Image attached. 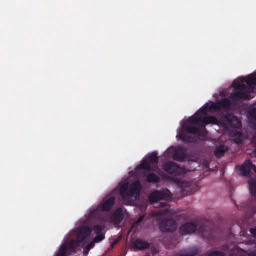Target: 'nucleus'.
Listing matches in <instances>:
<instances>
[{
  "label": "nucleus",
  "mask_w": 256,
  "mask_h": 256,
  "mask_svg": "<svg viewBox=\"0 0 256 256\" xmlns=\"http://www.w3.org/2000/svg\"><path fill=\"white\" fill-rule=\"evenodd\" d=\"M141 188L140 183L136 180L132 182L130 186L128 183L122 184L119 188V192L124 200H128L135 194L139 193Z\"/></svg>",
  "instance_id": "1"
},
{
  "label": "nucleus",
  "mask_w": 256,
  "mask_h": 256,
  "mask_svg": "<svg viewBox=\"0 0 256 256\" xmlns=\"http://www.w3.org/2000/svg\"><path fill=\"white\" fill-rule=\"evenodd\" d=\"M244 82L249 86L256 84V72L254 74H250L246 78L244 77H240L237 80L232 82V86L236 90L248 93V86L242 84Z\"/></svg>",
  "instance_id": "2"
},
{
  "label": "nucleus",
  "mask_w": 256,
  "mask_h": 256,
  "mask_svg": "<svg viewBox=\"0 0 256 256\" xmlns=\"http://www.w3.org/2000/svg\"><path fill=\"white\" fill-rule=\"evenodd\" d=\"M202 120V118L201 120ZM206 125L203 123L202 120H201L200 123L197 125L198 127L191 124H183L182 128L188 133L196 134L204 138L206 137L207 134V130L205 128Z\"/></svg>",
  "instance_id": "3"
},
{
  "label": "nucleus",
  "mask_w": 256,
  "mask_h": 256,
  "mask_svg": "<svg viewBox=\"0 0 256 256\" xmlns=\"http://www.w3.org/2000/svg\"><path fill=\"white\" fill-rule=\"evenodd\" d=\"M165 153L170 156L174 160L180 162H184L187 156L186 150L182 146L176 148L170 147L165 151Z\"/></svg>",
  "instance_id": "4"
},
{
  "label": "nucleus",
  "mask_w": 256,
  "mask_h": 256,
  "mask_svg": "<svg viewBox=\"0 0 256 256\" xmlns=\"http://www.w3.org/2000/svg\"><path fill=\"white\" fill-rule=\"evenodd\" d=\"M250 194L254 198L252 200L250 204H248L246 205V212L250 216H252L256 214V181L251 180L248 182Z\"/></svg>",
  "instance_id": "5"
},
{
  "label": "nucleus",
  "mask_w": 256,
  "mask_h": 256,
  "mask_svg": "<svg viewBox=\"0 0 256 256\" xmlns=\"http://www.w3.org/2000/svg\"><path fill=\"white\" fill-rule=\"evenodd\" d=\"M170 192L166 188L162 189L160 190H154L151 192L149 196V200L151 204L157 202L161 200L166 199L170 196Z\"/></svg>",
  "instance_id": "6"
},
{
  "label": "nucleus",
  "mask_w": 256,
  "mask_h": 256,
  "mask_svg": "<svg viewBox=\"0 0 256 256\" xmlns=\"http://www.w3.org/2000/svg\"><path fill=\"white\" fill-rule=\"evenodd\" d=\"M162 169L167 174L174 176H178L181 171L180 166L172 162H168L162 166Z\"/></svg>",
  "instance_id": "7"
},
{
  "label": "nucleus",
  "mask_w": 256,
  "mask_h": 256,
  "mask_svg": "<svg viewBox=\"0 0 256 256\" xmlns=\"http://www.w3.org/2000/svg\"><path fill=\"white\" fill-rule=\"evenodd\" d=\"M159 228L162 232H172L176 229V223L172 218L163 220L159 224Z\"/></svg>",
  "instance_id": "8"
},
{
  "label": "nucleus",
  "mask_w": 256,
  "mask_h": 256,
  "mask_svg": "<svg viewBox=\"0 0 256 256\" xmlns=\"http://www.w3.org/2000/svg\"><path fill=\"white\" fill-rule=\"evenodd\" d=\"M232 105V102L228 98H223L216 102H212L210 107L214 112H219L222 108H229Z\"/></svg>",
  "instance_id": "9"
},
{
  "label": "nucleus",
  "mask_w": 256,
  "mask_h": 256,
  "mask_svg": "<svg viewBox=\"0 0 256 256\" xmlns=\"http://www.w3.org/2000/svg\"><path fill=\"white\" fill-rule=\"evenodd\" d=\"M92 229L88 226L80 227L76 230V240L78 242H82L92 232Z\"/></svg>",
  "instance_id": "10"
},
{
  "label": "nucleus",
  "mask_w": 256,
  "mask_h": 256,
  "mask_svg": "<svg viewBox=\"0 0 256 256\" xmlns=\"http://www.w3.org/2000/svg\"><path fill=\"white\" fill-rule=\"evenodd\" d=\"M223 118L226 122L228 125L234 128H240L242 124L238 118L232 114H224L223 115Z\"/></svg>",
  "instance_id": "11"
},
{
  "label": "nucleus",
  "mask_w": 256,
  "mask_h": 256,
  "mask_svg": "<svg viewBox=\"0 0 256 256\" xmlns=\"http://www.w3.org/2000/svg\"><path fill=\"white\" fill-rule=\"evenodd\" d=\"M197 229V225L192 222H187L182 224L179 232L181 234L184 235L194 232Z\"/></svg>",
  "instance_id": "12"
},
{
  "label": "nucleus",
  "mask_w": 256,
  "mask_h": 256,
  "mask_svg": "<svg viewBox=\"0 0 256 256\" xmlns=\"http://www.w3.org/2000/svg\"><path fill=\"white\" fill-rule=\"evenodd\" d=\"M124 218L122 209L118 208L111 214L110 219L112 222L115 224H120Z\"/></svg>",
  "instance_id": "13"
},
{
  "label": "nucleus",
  "mask_w": 256,
  "mask_h": 256,
  "mask_svg": "<svg viewBox=\"0 0 256 256\" xmlns=\"http://www.w3.org/2000/svg\"><path fill=\"white\" fill-rule=\"evenodd\" d=\"M116 198L111 196L107 199H104L100 204L102 211L109 212L115 204Z\"/></svg>",
  "instance_id": "14"
},
{
  "label": "nucleus",
  "mask_w": 256,
  "mask_h": 256,
  "mask_svg": "<svg viewBox=\"0 0 256 256\" xmlns=\"http://www.w3.org/2000/svg\"><path fill=\"white\" fill-rule=\"evenodd\" d=\"M249 94L246 92H241L238 90L237 92L232 94L230 96V98L234 101H238L240 100L248 99Z\"/></svg>",
  "instance_id": "15"
},
{
  "label": "nucleus",
  "mask_w": 256,
  "mask_h": 256,
  "mask_svg": "<svg viewBox=\"0 0 256 256\" xmlns=\"http://www.w3.org/2000/svg\"><path fill=\"white\" fill-rule=\"evenodd\" d=\"M132 246L138 250H144L149 248L150 244L141 239H136L132 244Z\"/></svg>",
  "instance_id": "16"
},
{
  "label": "nucleus",
  "mask_w": 256,
  "mask_h": 256,
  "mask_svg": "<svg viewBox=\"0 0 256 256\" xmlns=\"http://www.w3.org/2000/svg\"><path fill=\"white\" fill-rule=\"evenodd\" d=\"M198 252L197 248H192L181 250L178 252V256H194Z\"/></svg>",
  "instance_id": "17"
},
{
  "label": "nucleus",
  "mask_w": 256,
  "mask_h": 256,
  "mask_svg": "<svg viewBox=\"0 0 256 256\" xmlns=\"http://www.w3.org/2000/svg\"><path fill=\"white\" fill-rule=\"evenodd\" d=\"M202 118V116L195 115L194 114V116L190 117L184 124H191L192 126L198 125L200 123Z\"/></svg>",
  "instance_id": "18"
},
{
  "label": "nucleus",
  "mask_w": 256,
  "mask_h": 256,
  "mask_svg": "<svg viewBox=\"0 0 256 256\" xmlns=\"http://www.w3.org/2000/svg\"><path fill=\"white\" fill-rule=\"evenodd\" d=\"M250 162H251L250 161H248L246 162L244 165L240 166L239 170L242 176H248L250 174V172L251 170H252V166L250 165Z\"/></svg>",
  "instance_id": "19"
},
{
  "label": "nucleus",
  "mask_w": 256,
  "mask_h": 256,
  "mask_svg": "<svg viewBox=\"0 0 256 256\" xmlns=\"http://www.w3.org/2000/svg\"><path fill=\"white\" fill-rule=\"evenodd\" d=\"M208 111L214 112L213 108L210 107V104L208 103L206 104L202 107L200 108L195 114V115L205 116L207 114Z\"/></svg>",
  "instance_id": "20"
},
{
  "label": "nucleus",
  "mask_w": 256,
  "mask_h": 256,
  "mask_svg": "<svg viewBox=\"0 0 256 256\" xmlns=\"http://www.w3.org/2000/svg\"><path fill=\"white\" fill-rule=\"evenodd\" d=\"M202 120L205 124H218L219 120L214 116H202Z\"/></svg>",
  "instance_id": "21"
},
{
  "label": "nucleus",
  "mask_w": 256,
  "mask_h": 256,
  "mask_svg": "<svg viewBox=\"0 0 256 256\" xmlns=\"http://www.w3.org/2000/svg\"><path fill=\"white\" fill-rule=\"evenodd\" d=\"M181 192L184 195H188L192 193L190 184L188 182H184L181 185Z\"/></svg>",
  "instance_id": "22"
},
{
  "label": "nucleus",
  "mask_w": 256,
  "mask_h": 256,
  "mask_svg": "<svg viewBox=\"0 0 256 256\" xmlns=\"http://www.w3.org/2000/svg\"><path fill=\"white\" fill-rule=\"evenodd\" d=\"M150 162L146 159H144L140 162L139 166H138L137 169L140 170L142 169L147 171L152 170L153 169L152 168Z\"/></svg>",
  "instance_id": "23"
},
{
  "label": "nucleus",
  "mask_w": 256,
  "mask_h": 256,
  "mask_svg": "<svg viewBox=\"0 0 256 256\" xmlns=\"http://www.w3.org/2000/svg\"><path fill=\"white\" fill-rule=\"evenodd\" d=\"M146 180L149 183H158L160 182V178L154 173L151 172L146 176Z\"/></svg>",
  "instance_id": "24"
},
{
  "label": "nucleus",
  "mask_w": 256,
  "mask_h": 256,
  "mask_svg": "<svg viewBox=\"0 0 256 256\" xmlns=\"http://www.w3.org/2000/svg\"><path fill=\"white\" fill-rule=\"evenodd\" d=\"M227 148L224 145H220L217 147L214 151V154L217 158H220L224 156Z\"/></svg>",
  "instance_id": "25"
},
{
  "label": "nucleus",
  "mask_w": 256,
  "mask_h": 256,
  "mask_svg": "<svg viewBox=\"0 0 256 256\" xmlns=\"http://www.w3.org/2000/svg\"><path fill=\"white\" fill-rule=\"evenodd\" d=\"M157 152H154L148 156V158L146 160L150 162V164H157L158 161V158L157 156Z\"/></svg>",
  "instance_id": "26"
},
{
  "label": "nucleus",
  "mask_w": 256,
  "mask_h": 256,
  "mask_svg": "<svg viewBox=\"0 0 256 256\" xmlns=\"http://www.w3.org/2000/svg\"><path fill=\"white\" fill-rule=\"evenodd\" d=\"M80 243L76 239H73L68 243V247L71 252H76V247Z\"/></svg>",
  "instance_id": "27"
},
{
  "label": "nucleus",
  "mask_w": 256,
  "mask_h": 256,
  "mask_svg": "<svg viewBox=\"0 0 256 256\" xmlns=\"http://www.w3.org/2000/svg\"><path fill=\"white\" fill-rule=\"evenodd\" d=\"M68 248V245L66 243L62 244L58 251V252L56 253V256H65L66 250Z\"/></svg>",
  "instance_id": "28"
},
{
  "label": "nucleus",
  "mask_w": 256,
  "mask_h": 256,
  "mask_svg": "<svg viewBox=\"0 0 256 256\" xmlns=\"http://www.w3.org/2000/svg\"><path fill=\"white\" fill-rule=\"evenodd\" d=\"M104 226L102 225L96 224L92 226V230L96 234H102V231L104 229Z\"/></svg>",
  "instance_id": "29"
},
{
  "label": "nucleus",
  "mask_w": 256,
  "mask_h": 256,
  "mask_svg": "<svg viewBox=\"0 0 256 256\" xmlns=\"http://www.w3.org/2000/svg\"><path fill=\"white\" fill-rule=\"evenodd\" d=\"M180 138L183 140L184 141H186L188 142H193V138L190 136H188L184 132H182L180 134Z\"/></svg>",
  "instance_id": "30"
},
{
  "label": "nucleus",
  "mask_w": 256,
  "mask_h": 256,
  "mask_svg": "<svg viewBox=\"0 0 256 256\" xmlns=\"http://www.w3.org/2000/svg\"><path fill=\"white\" fill-rule=\"evenodd\" d=\"M208 256H225V254L218 250H213L210 252Z\"/></svg>",
  "instance_id": "31"
},
{
  "label": "nucleus",
  "mask_w": 256,
  "mask_h": 256,
  "mask_svg": "<svg viewBox=\"0 0 256 256\" xmlns=\"http://www.w3.org/2000/svg\"><path fill=\"white\" fill-rule=\"evenodd\" d=\"M104 238V236L103 234H98L94 237V241L95 242H98L102 241Z\"/></svg>",
  "instance_id": "32"
},
{
  "label": "nucleus",
  "mask_w": 256,
  "mask_h": 256,
  "mask_svg": "<svg viewBox=\"0 0 256 256\" xmlns=\"http://www.w3.org/2000/svg\"><path fill=\"white\" fill-rule=\"evenodd\" d=\"M250 114L254 119L256 120V108H254L250 112Z\"/></svg>",
  "instance_id": "33"
},
{
  "label": "nucleus",
  "mask_w": 256,
  "mask_h": 256,
  "mask_svg": "<svg viewBox=\"0 0 256 256\" xmlns=\"http://www.w3.org/2000/svg\"><path fill=\"white\" fill-rule=\"evenodd\" d=\"M250 232L254 237L256 238V226L250 228Z\"/></svg>",
  "instance_id": "34"
},
{
  "label": "nucleus",
  "mask_w": 256,
  "mask_h": 256,
  "mask_svg": "<svg viewBox=\"0 0 256 256\" xmlns=\"http://www.w3.org/2000/svg\"><path fill=\"white\" fill-rule=\"evenodd\" d=\"M248 256H256V250L249 252L248 254Z\"/></svg>",
  "instance_id": "35"
},
{
  "label": "nucleus",
  "mask_w": 256,
  "mask_h": 256,
  "mask_svg": "<svg viewBox=\"0 0 256 256\" xmlns=\"http://www.w3.org/2000/svg\"><path fill=\"white\" fill-rule=\"evenodd\" d=\"M206 227L204 225H202L200 226L198 228V230L200 232H204L206 230Z\"/></svg>",
  "instance_id": "36"
},
{
  "label": "nucleus",
  "mask_w": 256,
  "mask_h": 256,
  "mask_svg": "<svg viewBox=\"0 0 256 256\" xmlns=\"http://www.w3.org/2000/svg\"><path fill=\"white\" fill-rule=\"evenodd\" d=\"M144 219V216H140L137 220L136 221V224H138V223L140 222Z\"/></svg>",
  "instance_id": "37"
},
{
  "label": "nucleus",
  "mask_w": 256,
  "mask_h": 256,
  "mask_svg": "<svg viewBox=\"0 0 256 256\" xmlns=\"http://www.w3.org/2000/svg\"><path fill=\"white\" fill-rule=\"evenodd\" d=\"M250 165L252 166V170H253L256 173V166L253 164L252 162H250Z\"/></svg>",
  "instance_id": "38"
},
{
  "label": "nucleus",
  "mask_w": 256,
  "mask_h": 256,
  "mask_svg": "<svg viewBox=\"0 0 256 256\" xmlns=\"http://www.w3.org/2000/svg\"><path fill=\"white\" fill-rule=\"evenodd\" d=\"M166 206V202H160L159 204V206L160 207L164 208Z\"/></svg>",
  "instance_id": "39"
},
{
  "label": "nucleus",
  "mask_w": 256,
  "mask_h": 256,
  "mask_svg": "<svg viewBox=\"0 0 256 256\" xmlns=\"http://www.w3.org/2000/svg\"><path fill=\"white\" fill-rule=\"evenodd\" d=\"M228 256H237L236 254L232 253V254H229Z\"/></svg>",
  "instance_id": "40"
},
{
  "label": "nucleus",
  "mask_w": 256,
  "mask_h": 256,
  "mask_svg": "<svg viewBox=\"0 0 256 256\" xmlns=\"http://www.w3.org/2000/svg\"><path fill=\"white\" fill-rule=\"evenodd\" d=\"M94 212H95V210H92V211L91 212H90V214H92H92Z\"/></svg>",
  "instance_id": "41"
},
{
  "label": "nucleus",
  "mask_w": 256,
  "mask_h": 256,
  "mask_svg": "<svg viewBox=\"0 0 256 256\" xmlns=\"http://www.w3.org/2000/svg\"><path fill=\"white\" fill-rule=\"evenodd\" d=\"M166 210H163L162 211V214H165V212H166Z\"/></svg>",
  "instance_id": "42"
},
{
  "label": "nucleus",
  "mask_w": 256,
  "mask_h": 256,
  "mask_svg": "<svg viewBox=\"0 0 256 256\" xmlns=\"http://www.w3.org/2000/svg\"><path fill=\"white\" fill-rule=\"evenodd\" d=\"M236 207L237 208H238V206H236Z\"/></svg>",
  "instance_id": "43"
},
{
  "label": "nucleus",
  "mask_w": 256,
  "mask_h": 256,
  "mask_svg": "<svg viewBox=\"0 0 256 256\" xmlns=\"http://www.w3.org/2000/svg\"><path fill=\"white\" fill-rule=\"evenodd\" d=\"M236 207L237 208H238V206H236Z\"/></svg>",
  "instance_id": "44"
},
{
  "label": "nucleus",
  "mask_w": 256,
  "mask_h": 256,
  "mask_svg": "<svg viewBox=\"0 0 256 256\" xmlns=\"http://www.w3.org/2000/svg\"><path fill=\"white\" fill-rule=\"evenodd\" d=\"M236 207L237 208H238V206H236Z\"/></svg>",
  "instance_id": "45"
}]
</instances>
